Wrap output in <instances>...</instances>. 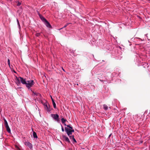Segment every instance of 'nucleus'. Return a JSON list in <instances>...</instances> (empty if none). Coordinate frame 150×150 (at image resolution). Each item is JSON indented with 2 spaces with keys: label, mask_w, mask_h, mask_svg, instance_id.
Segmentation results:
<instances>
[{
  "label": "nucleus",
  "mask_w": 150,
  "mask_h": 150,
  "mask_svg": "<svg viewBox=\"0 0 150 150\" xmlns=\"http://www.w3.org/2000/svg\"><path fill=\"white\" fill-rule=\"evenodd\" d=\"M68 127H65V131L68 136L72 134V132H74V130L73 129L72 127L70 125H67Z\"/></svg>",
  "instance_id": "nucleus-1"
},
{
  "label": "nucleus",
  "mask_w": 150,
  "mask_h": 150,
  "mask_svg": "<svg viewBox=\"0 0 150 150\" xmlns=\"http://www.w3.org/2000/svg\"><path fill=\"white\" fill-rule=\"evenodd\" d=\"M4 124L5 125L6 128V129L8 132L9 133H11V130L10 129V128L8 122L4 118Z\"/></svg>",
  "instance_id": "nucleus-2"
},
{
  "label": "nucleus",
  "mask_w": 150,
  "mask_h": 150,
  "mask_svg": "<svg viewBox=\"0 0 150 150\" xmlns=\"http://www.w3.org/2000/svg\"><path fill=\"white\" fill-rule=\"evenodd\" d=\"M34 84V82L33 80L28 81H27L26 84V86L28 88H29Z\"/></svg>",
  "instance_id": "nucleus-3"
},
{
  "label": "nucleus",
  "mask_w": 150,
  "mask_h": 150,
  "mask_svg": "<svg viewBox=\"0 0 150 150\" xmlns=\"http://www.w3.org/2000/svg\"><path fill=\"white\" fill-rule=\"evenodd\" d=\"M51 117L57 122H59V116L57 114H51Z\"/></svg>",
  "instance_id": "nucleus-4"
},
{
  "label": "nucleus",
  "mask_w": 150,
  "mask_h": 150,
  "mask_svg": "<svg viewBox=\"0 0 150 150\" xmlns=\"http://www.w3.org/2000/svg\"><path fill=\"white\" fill-rule=\"evenodd\" d=\"M44 105L45 106V108L47 112H50L51 109L50 108V106L48 103H45L44 104Z\"/></svg>",
  "instance_id": "nucleus-5"
},
{
  "label": "nucleus",
  "mask_w": 150,
  "mask_h": 150,
  "mask_svg": "<svg viewBox=\"0 0 150 150\" xmlns=\"http://www.w3.org/2000/svg\"><path fill=\"white\" fill-rule=\"evenodd\" d=\"M18 80L19 81H21V82L23 84H26L27 81H26L25 79H23L21 77H19L18 79Z\"/></svg>",
  "instance_id": "nucleus-6"
},
{
  "label": "nucleus",
  "mask_w": 150,
  "mask_h": 150,
  "mask_svg": "<svg viewBox=\"0 0 150 150\" xmlns=\"http://www.w3.org/2000/svg\"><path fill=\"white\" fill-rule=\"evenodd\" d=\"M24 144L25 145L28 146L30 149H31L33 148V145L32 144L29 142L26 141L25 142Z\"/></svg>",
  "instance_id": "nucleus-7"
},
{
  "label": "nucleus",
  "mask_w": 150,
  "mask_h": 150,
  "mask_svg": "<svg viewBox=\"0 0 150 150\" xmlns=\"http://www.w3.org/2000/svg\"><path fill=\"white\" fill-rule=\"evenodd\" d=\"M44 23L46 25L47 27L49 28H52L51 25L50 23L47 20L45 21V22Z\"/></svg>",
  "instance_id": "nucleus-8"
},
{
  "label": "nucleus",
  "mask_w": 150,
  "mask_h": 150,
  "mask_svg": "<svg viewBox=\"0 0 150 150\" xmlns=\"http://www.w3.org/2000/svg\"><path fill=\"white\" fill-rule=\"evenodd\" d=\"M39 15L40 17V18L44 23L47 20L44 17L41 15L39 13Z\"/></svg>",
  "instance_id": "nucleus-9"
},
{
  "label": "nucleus",
  "mask_w": 150,
  "mask_h": 150,
  "mask_svg": "<svg viewBox=\"0 0 150 150\" xmlns=\"http://www.w3.org/2000/svg\"><path fill=\"white\" fill-rule=\"evenodd\" d=\"M63 138L64 140L65 141L67 142H68L69 143H70V141L69 140V139L66 136H63Z\"/></svg>",
  "instance_id": "nucleus-10"
},
{
  "label": "nucleus",
  "mask_w": 150,
  "mask_h": 150,
  "mask_svg": "<svg viewBox=\"0 0 150 150\" xmlns=\"http://www.w3.org/2000/svg\"><path fill=\"white\" fill-rule=\"evenodd\" d=\"M33 135L34 138H36V139L38 138V136H37V134L35 132H33Z\"/></svg>",
  "instance_id": "nucleus-11"
},
{
  "label": "nucleus",
  "mask_w": 150,
  "mask_h": 150,
  "mask_svg": "<svg viewBox=\"0 0 150 150\" xmlns=\"http://www.w3.org/2000/svg\"><path fill=\"white\" fill-rule=\"evenodd\" d=\"M103 109L105 110H107L108 109V107L107 106V105H105V104L103 105Z\"/></svg>",
  "instance_id": "nucleus-12"
},
{
  "label": "nucleus",
  "mask_w": 150,
  "mask_h": 150,
  "mask_svg": "<svg viewBox=\"0 0 150 150\" xmlns=\"http://www.w3.org/2000/svg\"><path fill=\"white\" fill-rule=\"evenodd\" d=\"M61 121L63 124H64L66 121H67L66 119H65L64 118H62L61 119Z\"/></svg>",
  "instance_id": "nucleus-13"
},
{
  "label": "nucleus",
  "mask_w": 150,
  "mask_h": 150,
  "mask_svg": "<svg viewBox=\"0 0 150 150\" xmlns=\"http://www.w3.org/2000/svg\"><path fill=\"white\" fill-rule=\"evenodd\" d=\"M52 102L53 105V107H54V108H56V105L55 103L54 102V100H52Z\"/></svg>",
  "instance_id": "nucleus-14"
},
{
  "label": "nucleus",
  "mask_w": 150,
  "mask_h": 150,
  "mask_svg": "<svg viewBox=\"0 0 150 150\" xmlns=\"http://www.w3.org/2000/svg\"><path fill=\"white\" fill-rule=\"evenodd\" d=\"M135 39H139V40H140L142 41L144 40V39L143 40V39H141L140 38H135L134 39V40ZM133 38H132L131 39V40L132 41H133Z\"/></svg>",
  "instance_id": "nucleus-15"
},
{
  "label": "nucleus",
  "mask_w": 150,
  "mask_h": 150,
  "mask_svg": "<svg viewBox=\"0 0 150 150\" xmlns=\"http://www.w3.org/2000/svg\"><path fill=\"white\" fill-rule=\"evenodd\" d=\"M16 3L17 4V5L18 6H19L21 4V3L18 1L16 2Z\"/></svg>",
  "instance_id": "nucleus-16"
},
{
  "label": "nucleus",
  "mask_w": 150,
  "mask_h": 150,
  "mask_svg": "<svg viewBox=\"0 0 150 150\" xmlns=\"http://www.w3.org/2000/svg\"><path fill=\"white\" fill-rule=\"evenodd\" d=\"M15 148L16 150H20V148L16 145H15Z\"/></svg>",
  "instance_id": "nucleus-17"
},
{
  "label": "nucleus",
  "mask_w": 150,
  "mask_h": 150,
  "mask_svg": "<svg viewBox=\"0 0 150 150\" xmlns=\"http://www.w3.org/2000/svg\"><path fill=\"white\" fill-rule=\"evenodd\" d=\"M70 137V139H73L74 138V136L73 135H71V136H69Z\"/></svg>",
  "instance_id": "nucleus-18"
},
{
  "label": "nucleus",
  "mask_w": 150,
  "mask_h": 150,
  "mask_svg": "<svg viewBox=\"0 0 150 150\" xmlns=\"http://www.w3.org/2000/svg\"><path fill=\"white\" fill-rule=\"evenodd\" d=\"M8 65L9 67L11 68V67L10 66V59H8Z\"/></svg>",
  "instance_id": "nucleus-19"
},
{
  "label": "nucleus",
  "mask_w": 150,
  "mask_h": 150,
  "mask_svg": "<svg viewBox=\"0 0 150 150\" xmlns=\"http://www.w3.org/2000/svg\"><path fill=\"white\" fill-rule=\"evenodd\" d=\"M99 80L100 81H101L102 82L104 81H105V79H99Z\"/></svg>",
  "instance_id": "nucleus-20"
},
{
  "label": "nucleus",
  "mask_w": 150,
  "mask_h": 150,
  "mask_svg": "<svg viewBox=\"0 0 150 150\" xmlns=\"http://www.w3.org/2000/svg\"><path fill=\"white\" fill-rule=\"evenodd\" d=\"M40 35V33H37L35 34V35L36 36L38 37Z\"/></svg>",
  "instance_id": "nucleus-21"
},
{
  "label": "nucleus",
  "mask_w": 150,
  "mask_h": 150,
  "mask_svg": "<svg viewBox=\"0 0 150 150\" xmlns=\"http://www.w3.org/2000/svg\"><path fill=\"white\" fill-rule=\"evenodd\" d=\"M61 128H62V131L63 132L64 131V129L63 127L62 126L61 124Z\"/></svg>",
  "instance_id": "nucleus-22"
},
{
  "label": "nucleus",
  "mask_w": 150,
  "mask_h": 150,
  "mask_svg": "<svg viewBox=\"0 0 150 150\" xmlns=\"http://www.w3.org/2000/svg\"><path fill=\"white\" fill-rule=\"evenodd\" d=\"M69 24H70V23H68L67 24L65 25H64V27L63 28H66Z\"/></svg>",
  "instance_id": "nucleus-23"
},
{
  "label": "nucleus",
  "mask_w": 150,
  "mask_h": 150,
  "mask_svg": "<svg viewBox=\"0 0 150 150\" xmlns=\"http://www.w3.org/2000/svg\"><path fill=\"white\" fill-rule=\"evenodd\" d=\"M17 25H18V28H19V29H20V28H21V26H20L19 23H17Z\"/></svg>",
  "instance_id": "nucleus-24"
},
{
  "label": "nucleus",
  "mask_w": 150,
  "mask_h": 150,
  "mask_svg": "<svg viewBox=\"0 0 150 150\" xmlns=\"http://www.w3.org/2000/svg\"><path fill=\"white\" fill-rule=\"evenodd\" d=\"M72 140L74 141V143H76V140L74 138Z\"/></svg>",
  "instance_id": "nucleus-25"
},
{
  "label": "nucleus",
  "mask_w": 150,
  "mask_h": 150,
  "mask_svg": "<svg viewBox=\"0 0 150 150\" xmlns=\"http://www.w3.org/2000/svg\"><path fill=\"white\" fill-rule=\"evenodd\" d=\"M16 21H17V23H19V21L17 18V19H16Z\"/></svg>",
  "instance_id": "nucleus-26"
},
{
  "label": "nucleus",
  "mask_w": 150,
  "mask_h": 150,
  "mask_svg": "<svg viewBox=\"0 0 150 150\" xmlns=\"http://www.w3.org/2000/svg\"><path fill=\"white\" fill-rule=\"evenodd\" d=\"M147 34H145V36H146V37H147V39L148 40H149V39H148V36H147Z\"/></svg>",
  "instance_id": "nucleus-27"
},
{
  "label": "nucleus",
  "mask_w": 150,
  "mask_h": 150,
  "mask_svg": "<svg viewBox=\"0 0 150 150\" xmlns=\"http://www.w3.org/2000/svg\"><path fill=\"white\" fill-rule=\"evenodd\" d=\"M51 100H52H52H54L53 98H52V97L51 96Z\"/></svg>",
  "instance_id": "nucleus-28"
},
{
  "label": "nucleus",
  "mask_w": 150,
  "mask_h": 150,
  "mask_svg": "<svg viewBox=\"0 0 150 150\" xmlns=\"http://www.w3.org/2000/svg\"><path fill=\"white\" fill-rule=\"evenodd\" d=\"M64 124V126H67V125H66L65 123H64V124Z\"/></svg>",
  "instance_id": "nucleus-29"
},
{
  "label": "nucleus",
  "mask_w": 150,
  "mask_h": 150,
  "mask_svg": "<svg viewBox=\"0 0 150 150\" xmlns=\"http://www.w3.org/2000/svg\"><path fill=\"white\" fill-rule=\"evenodd\" d=\"M63 71H64V69H63Z\"/></svg>",
  "instance_id": "nucleus-30"
},
{
  "label": "nucleus",
  "mask_w": 150,
  "mask_h": 150,
  "mask_svg": "<svg viewBox=\"0 0 150 150\" xmlns=\"http://www.w3.org/2000/svg\"><path fill=\"white\" fill-rule=\"evenodd\" d=\"M110 136H111V134L109 136L110 137Z\"/></svg>",
  "instance_id": "nucleus-31"
}]
</instances>
